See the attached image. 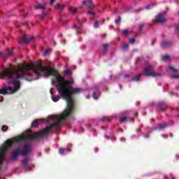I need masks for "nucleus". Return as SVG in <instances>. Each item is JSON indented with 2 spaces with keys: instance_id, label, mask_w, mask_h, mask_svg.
I'll list each match as a JSON object with an SVG mask.
<instances>
[{
  "instance_id": "nucleus-1",
  "label": "nucleus",
  "mask_w": 179,
  "mask_h": 179,
  "mask_svg": "<svg viewBox=\"0 0 179 179\" xmlns=\"http://www.w3.org/2000/svg\"><path fill=\"white\" fill-rule=\"evenodd\" d=\"M44 75L45 78L54 76L56 78V89L63 100L67 102V106L60 117L49 116V118H54L56 122L52 124L49 128L41 132H48L50 128H53L56 125H59L61 121L68 120L73 114V98L72 96L82 93L81 88L71 87L73 85V79L65 80L64 77L58 73V71L54 69H48L41 64H22L19 67L6 69V76L8 78V83H11L13 87L6 86V94H13L20 90V80H34V76H41Z\"/></svg>"
},
{
  "instance_id": "nucleus-2",
  "label": "nucleus",
  "mask_w": 179,
  "mask_h": 179,
  "mask_svg": "<svg viewBox=\"0 0 179 179\" xmlns=\"http://www.w3.org/2000/svg\"><path fill=\"white\" fill-rule=\"evenodd\" d=\"M50 117H61V115L58 116V115H49L48 117V119H42V120H34L32 124H31V127L32 128H37V127H38L39 124L41 122H48V120H53V121L55 122L52 123L50 126H48V127L38 131L36 132L34 134H33L31 135V138H33L34 139H38V138H43V136H45V135H48V134H54V130H52L53 128H59V127H61V124L62 122V120L60 121V123L53 127H50L53 124H55L57 122V120L54 119V118H50ZM47 128H50L49 130L48 131L45 132H42V131H45V129H47Z\"/></svg>"
},
{
  "instance_id": "nucleus-3",
  "label": "nucleus",
  "mask_w": 179,
  "mask_h": 179,
  "mask_svg": "<svg viewBox=\"0 0 179 179\" xmlns=\"http://www.w3.org/2000/svg\"><path fill=\"white\" fill-rule=\"evenodd\" d=\"M27 139H29V136L26 134H22L7 140L0 148V166L5 161V156H6V153L9 152V149H10L15 143L22 142V141H26Z\"/></svg>"
},
{
  "instance_id": "nucleus-4",
  "label": "nucleus",
  "mask_w": 179,
  "mask_h": 179,
  "mask_svg": "<svg viewBox=\"0 0 179 179\" xmlns=\"http://www.w3.org/2000/svg\"><path fill=\"white\" fill-rule=\"evenodd\" d=\"M32 150L33 148H31V144L30 143H25L22 150L17 148L13 152L11 159L14 161L17 160L18 156H27L31 153Z\"/></svg>"
},
{
  "instance_id": "nucleus-5",
  "label": "nucleus",
  "mask_w": 179,
  "mask_h": 179,
  "mask_svg": "<svg viewBox=\"0 0 179 179\" xmlns=\"http://www.w3.org/2000/svg\"><path fill=\"white\" fill-rule=\"evenodd\" d=\"M143 74L145 76H151L152 78H160L162 73L155 71L154 65H148L143 69Z\"/></svg>"
},
{
  "instance_id": "nucleus-6",
  "label": "nucleus",
  "mask_w": 179,
  "mask_h": 179,
  "mask_svg": "<svg viewBox=\"0 0 179 179\" xmlns=\"http://www.w3.org/2000/svg\"><path fill=\"white\" fill-rule=\"evenodd\" d=\"M155 20L157 23H165V22H166V20L162 13H159L158 15H157L155 16Z\"/></svg>"
},
{
  "instance_id": "nucleus-7",
  "label": "nucleus",
  "mask_w": 179,
  "mask_h": 179,
  "mask_svg": "<svg viewBox=\"0 0 179 179\" xmlns=\"http://www.w3.org/2000/svg\"><path fill=\"white\" fill-rule=\"evenodd\" d=\"M33 40V38L31 36H27V35H24L22 38V40L19 41L20 44H27Z\"/></svg>"
},
{
  "instance_id": "nucleus-8",
  "label": "nucleus",
  "mask_w": 179,
  "mask_h": 179,
  "mask_svg": "<svg viewBox=\"0 0 179 179\" xmlns=\"http://www.w3.org/2000/svg\"><path fill=\"white\" fill-rule=\"evenodd\" d=\"M157 108L161 111H166V109L167 108V103L164 102H159L157 104Z\"/></svg>"
},
{
  "instance_id": "nucleus-9",
  "label": "nucleus",
  "mask_w": 179,
  "mask_h": 179,
  "mask_svg": "<svg viewBox=\"0 0 179 179\" xmlns=\"http://www.w3.org/2000/svg\"><path fill=\"white\" fill-rule=\"evenodd\" d=\"M83 5H86V6L88 8V9H93L94 8V5H93V2L92 0L84 1L83 2Z\"/></svg>"
},
{
  "instance_id": "nucleus-10",
  "label": "nucleus",
  "mask_w": 179,
  "mask_h": 179,
  "mask_svg": "<svg viewBox=\"0 0 179 179\" xmlns=\"http://www.w3.org/2000/svg\"><path fill=\"white\" fill-rule=\"evenodd\" d=\"M173 44L172 42L168 41H164L161 43V47L162 48H167V47H170Z\"/></svg>"
},
{
  "instance_id": "nucleus-11",
  "label": "nucleus",
  "mask_w": 179,
  "mask_h": 179,
  "mask_svg": "<svg viewBox=\"0 0 179 179\" xmlns=\"http://www.w3.org/2000/svg\"><path fill=\"white\" fill-rule=\"evenodd\" d=\"M108 48H110V44L104 43L103 45V55H106L107 54V52H108Z\"/></svg>"
},
{
  "instance_id": "nucleus-12",
  "label": "nucleus",
  "mask_w": 179,
  "mask_h": 179,
  "mask_svg": "<svg viewBox=\"0 0 179 179\" xmlns=\"http://www.w3.org/2000/svg\"><path fill=\"white\" fill-rule=\"evenodd\" d=\"M46 5L47 3H45L43 6L40 3H37L36 6H35V9H41L42 10H45Z\"/></svg>"
},
{
  "instance_id": "nucleus-13",
  "label": "nucleus",
  "mask_w": 179,
  "mask_h": 179,
  "mask_svg": "<svg viewBox=\"0 0 179 179\" xmlns=\"http://www.w3.org/2000/svg\"><path fill=\"white\" fill-rule=\"evenodd\" d=\"M24 169H29V158H25L22 160Z\"/></svg>"
},
{
  "instance_id": "nucleus-14",
  "label": "nucleus",
  "mask_w": 179,
  "mask_h": 179,
  "mask_svg": "<svg viewBox=\"0 0 179 179\" xmlns=\"http://www.w3.org/2000/svg\"><path fill=\"white\" fill-rule=\"evenodd\" d=\"M69 10L72 15H76V13H78V8L71 7Z\"/></svg>"
},
{
  "instance_id": "nucleus-15",
  "label": "nucleus",
  "mask_w": 179,
  "mask_h": 179,
  "mask_svg": "<svg viewBox=\"0 0 179 179\" xmlns=\"http://www.w3.org/2000/svg\"><path fill=\"white\" fill-rule=\"evenodd\" d=\"M52 100L57 103L59 100V96L54 95V94L51 93Z\"/></svg>"
},
{
  "instance_id": "nucleus-16",
  "label": "nucleus",
  "mask_w": 179,
  "mask_h": 179,
  "mask_svg": "<svg viewBox=\"0 0 179 179\" xmlns=\"http://www.w3.org/2000/svg\"><path fill=\"white\" fill-rule=\"evenodd\" d=\"M101 121H103V122H105V121H107L108 122H110L111 121V120L108 116H103L102 117Z\"/></svg>"
},
{
  "instance_id": "nucleus-17",
  "label": "nucleus",
  "mask_w": 179,
  "mask_h": 179,
  "mask_svg": "<svg viewBox=\"0 0 179 179\" xmlns=\"http://www.w3.org/2000/svg\"><path fill=\"white\" fill-rule=\"evenodd\" d=\"M167 127V123H164V124H159L158 129H164V128Z\"/></svg>"
},
{
  "instance_id": "nucleus-18",
  "label": "nucleus",
  "mask_w": 179,
  "mask_h": 179,
  "mask_svg": "<svg viewBox=\"0 0 179 179\" xmlns=\"http://www.w3.org/2000/svg\"><path fill=\"white\" fill-rule=\"evenodd\" d=\"M141 76H142V74H138L137 76H135L132 78V80H139Z\"/></svg>"
},
{
  "instance_id": "nucleus-19",
  "label": "nucleus",
  "mask_w": 179,
  "mask_h": 179,
  "mask_svg": "<svg viewBox=\"0 0 179 179\" xmlns=\"http://www.w3.org/2000/svg\"><path fill=\"white\" fill-rule=\"evenodd\" d=\"M64 75H72V71H71V69H68L64 71Z\"/></svg>"
},
{
  "instance_id": "nucleus-20",
  "label": "nucleus",
  "mask_w": 179,
  "mask_h": 179,
  "mask_svg": "<svg viewBox=\"0 0 179 179\" xmlns=\"http://www.w3.org/2000/svg\"><path fill=\"white\" fill-rule=\"evenodd\" d=\"M116 24H120L121 23V16H119L116 20H115Z\"/></svg>"
},
{
  "instance_id": "nucleus-21",
  "label": "nucleus",
  "mask_w": 179,
  "mask_h": 179,
  "mask_svg": "<svg viewBox=\"0 0 179 179\" xmlns=\"http://www.w3.org/2000/svg\"><path fill=\"white\" fill-rule=\"evenodd\" d=\"M127 120H128V117H127L125 116L120 117V122H125L127 121Z\"/></svg>"
},
{
  "instance_id": "nucleus-22",
  "label": "nucleus",
  "mask_w": 179,
  "mask_h": 179,
  "mask_svg": "<svg viewBox=\"0 0 179 179\" xmlns=\"http://www.w3.org/2000/svg\"><path fill=\"white\" fill-rule=\"evenodd\" d=\"M170 59V56L166 55L162 57V61H169Z\"/></svg>"
},
{
  "instance_id": "nucleus-23",
  "label": "nucleus",
  "mask_w": 179,
  "mask_h": 179,
  "mask_svg": "<svg viewBox=\"0 0 179 179\" xmlns=\"http://www.w3.org/2000/svg\"><path fill=\"white\" fill-rule=\"evenodd\" d=\"M57 8L58 9H64V8H65V5H62V4L58 3V4L57 5Z\"/></svg>"
},
{
  "instance_id": "nucleus-24",
  "label": "nucleus",
  "mask_w": 179,
  "mask_h": 179,
  "mask_svg": "<svg viewBox=\"0 0 179 179\" xmlns=\"http://www.w3.org/2000/svg\"><path fill=\"white\" fill-rule=\"evenodd\" d=\"M9 55H13V53L11 51L8 50V54L7 55H3V57L6 58V57H9Z\"/></svg>"
},
{
  "instance_id": "nucleus-25",
  "label": "nucleus",
  "mask_w": 179,
  "mask_h": 179,
  "mask_svg": "<svg viewBox=\"0 0 179 179\" xmlns=\"http://www.w3.org/2000/svg\"><path fill=\"white\" fill-rule=\"evenodd\" d=\"M64 152H65V148H59V153L60 155H64Z\"/></svg>"
},
{
  "instance_id": "nucleus-26",
  "label": "nucleus",
  "mask_w": 179,
  "mask_h": 179,
  "mask_svg": "<svg viewBox=\"0 0 179 179\" xmlns=\"http://www.w3.org/2000/svg\"><path fill=\"white\" fill-rule=\"evenodd\" d=\"M94 27H95V28L99 27V21L97 20H95V21H94Z\"/></svg>"
},
{
  "instance_id": "nucleus-27",
  "label": "nucleus",
  "mask_w": 179,
  "mask_h": 179,
  "mask_svg": "<svg viewBox=\"0 0 179 179\" xmlns=\"http://www.w3.org/2000/svg\"><path fill=\"white\" fill-rule=\"evenodd\" d=\"M171 79H178L179 78V74L178 75H172L171 76Z\"/></svg>"
},
{
  "instance_id": "nucleus-28",
  "label": "nucleus",
  "mask_w": 179,
  "mask_h": 179,
  "mask_svg": "<svg viewBox=\"0 0 179 179\" xmlns=\"http://www.w3.org/2000/svg\"><path fill=\"white\" fill-rule=\"evenodd\" d=\"M124 36H128V33H129V31H128V29H124L122 31Z\"/></svg>"
},
{
  "instance_id": "nucleus-29",
  "label": "nucleus",
  "mask_w": 179,
  "mask_h": 179,
  "mask_svg": "<svg viewBox=\"0 0 179 179\" xmlns=\"http://www.w3.org/2000/svg\"><path fill=\"white\" fill-rule=\"evenodd\" d=\"M128 47H129V45H128V43H125L124 45H123L122 46V50H127L128 48Z\"/></svg>"
},
{
  "instance_id": "nucleus-30",
  "label": "nucleus",
  "mask_w": 179,
  "mask_h": 179,
  "mask_svg": "<svg viewBox=\"0 0 179 179\" xmlns=\"http://www.w3.org/2000/svg\"><path fill=\"white\" fill-rule=\"evenodd\" d=\"M1 130L3 132H6V131H8V127L6 126H3Z\"/></svg>"
},
{
  "instance_id": "nucleus-31",
  "label": "nucleus",
  "mask_w": 179,
  "mask_h": 179,
  "mask_svg": "<svg viewBox=\"0 0 179 179\" xmlns=\"http://www.w3.org/2000/svg\"><path fill=\"white\" fill-rule=\"evenodd\" d=\"M144 27H145V24H141L139 25V31H141V30H143Z\"/></svg>"
},
{
  "instance_id": "nucleus-32",
  "label": "nucleus",
  "mask_w": 179,
  "mask_h": 179,
  "mask_svg": "<svg viewBox=\"0 0 179 179\" xmlns=\"http://www.w3.org/2000/svg\"><path fill=\"white\" fill-rule=\"evenodd\" d=\"M80 27H82L81 25H75L74 28L76 30H80Z\"/></svg>"
},
{
  "instance_id": "nucleus-33",
  "label": "nucleus",
  "mask_w": 179,
  "mask_h": 179,
  "mask_svg": "<svg viewBox=\"0 0 179 179\" xmlns=\"http://www.w3.org/2000/svg\"><path fill=\"white\" fill-rule=\"evenodd\" d=\"M175 31L179 33V23L176 24Z\"/></svg>"
},
{
  "instance_id": "nucleus-34",
  "label": "nucleus",
  "mask_w": 179,
  "mask_h": 179,
  "mask_svg": "<svg viewBox=\"0 0 179 179\" xmlns=\"http://www.w3.org/2000/svg\"><path fill=\"white\" fill-rule=\"evenodd\" d=\"M169 69L170 71H173V72H177V70L176 69H174V67H173V66H169Z\"/></svg>"
},
{
  "instance_id": "nucleus-35",
  "label": "nucleus",
  "mask_w": 179,
  "mask_h": 179,
  "mask_svg": "<svg viewBox=\"0 0 179 179\" xmlns=\"http://www.w3.org/2000/svg\"><path fill=\"white\" fill-rule=\"evenodd\" d=\"M135 38H131L129 39L130 44H135Z\"/></svg>"
},
{
  "instance_id": "nucleus-36",
  "label": "nucleus",
  "mask_w": 179,
  "mask_h": 179,
  "mask_svg": "<svg viewBox=\"0 0 179 179\" xmlns=\"http://www.w3.org/2000/svg\"><path fill=\"white\" fill-rule=\"evenodd\" d=\"M88 15H92V16H94L96 15V13L93 11H87Z\"/></svg>"
},
{
  "instance_id": "nucleus-37",
  "label": "nucleus",
  "mask_w": 179,
  "mask_h": 179,
  "mask_svg": "<svg viewBox=\"0 0 179 179\" xmlns=\"http://www.w3.org/2000/svg\"><path fill=\"white\" fill-rule=\"evenodd\" d=\"M57 0H50V5H51V6H52V5H54V3H55V1H56Z\"/></svg>"
},
{
  "instance_id": "nucleus-38",
  "label": "nucleus",
  "mask_w": 179,
  "mask_h": 179,
  "mask_svg": "<svg viewBox=\"0 0 179 179\" xmlns=\"http://www.w3.org/2000/svg\"><path fill=\"white\" fill-rule=\"evenodd\" d=\"M92 96L95 100H97V96L96 95V92H93Z\"/></svg>"
},
{
  "instance_id": "nucleus-39",
  "label": "nucleus",
  "mask_w": 179,
  "mask_h": 179,
  "mask_svg": "<svg viewBox=\"0 0 179 179\" xmlns=\"http://www.w3.org/2000/svg\"><path fill=\"white\" fill-rule=\"evenodd\" d=\"M48 52H50V50L47 49L44 52V56L45 57V55H48Z\"/></svg>"
},
{
  "instance_id": "nucleus-40",
  "label": "nucleus",
  "mask_w": 179,
  "mask_h": 179,
  "mask_svg": "<svg viewBox=\"0 0 179 179\" xmlns=\"http://www.w3.org/2000/svg\"><path fill=\"white\" fill-rule=\"evenodd\" d=\"M65 152H67V153H69V152H71V148H64Z\"/></svg>"
},
{
  "instance_id": "nucleus-41",
  "label": "nucleus",
  "mask_w": 179,
  "mask_h": 179,
  "mask_svg": "<svg viewBox=\"0 0 179 179\" xmlns=\"http://www.w3.org/2000/svg\"><path fill=\"white\" fill-rule=\"evenodd\" d=\"M141 10H143V8H140L139 9L136 10V13H139V12H141Z\"/></svg>"
},
{
  "instance_id": "nucleus-42",
  "label": "nucleus",
  "mask_w": 179,
  "mask_h": 179,
  "mask_svg": "<svg viewBox=\"0 0 179 179\" xmlns=\"http://www.w3.org/2000/svg\"><path fill=\"white\" fill-rule=\"evenodd\" d=\"M162 137H164L165 139H167V138H169V135L167 134H163Z\"/></svg>"
},
{
  "instance_id": "nucleus-43",
  "label": "nucleus",
  "mask_w": 179,
  "mask_h": 179,
  "mask_svg": "<svg viewBox=\"0 0 179 179\" xmlns=\"http://www.w3.org/2000/svg\"><path fill=\"white\" fill-rule=\"evenodd\" d=\"M117 9H114V10H113V15H117Z\"/></svg>"
},
{
  "instance_id": "nucleus-44",
  "label": "nucleus",
  "mask_w": 179,
  "mask_h": 179,
  "mask_svg": "<svg viewBox=\"0 0 179 179\" xmlns=\"http://www.w3.org/2000/svg\"><path fill=\"white\" fill-rule=\"evenodd\" d=\"M130 121H131L132 122H135V119L134 118H131V119H130Z\"/></svg>"
},
{
  "instance_id": "nucleus-45",
  "label": "nucleus",
  "mask_w": 179,
  "mask_h": 179,
  "mask_svg": "<svg viewBox=\"0 0 179 179\" xmlns=\"http://www.w3.org/2000/svg\"><path fill=\"white\" fill-rule=\"evenodd\" d=\"M145 9H148V10L150 9V6H145Z\"/></svg>"
},
{
  "instance_id": "nucleus-46",
  "label": "nucleus",
  "mask_w": 179,
  "mask_h": 179,
  "mask_svg": "<svg viewBox=\"0 0 179 179\" xmlns=\"http://www.w3.org/2000/svg\"><path fill=\"white\" fill-rule=\"evenodd\" d=\"M0 57H3V53L2 52H0Z\"/></svg>"
},
{
  "instance_id": "nucleus-47",
  "label": "nucleus",
  "mask_w": 179,
  "mask_h": 179,
  "mask_svg": "<svg viewBox=\"0 0 179 179\" xmlns=\"http://www.w3.org/2000/svg\"><path fill=\"white\" fill-rule=\"evenodd\" d=\"M124 78H129V75L128 74L124 75Z\"/></svg>"
},
{
  "instance_id": "nucleus-48",
  "label": "nucleus",
  "mask_w": 179,
  "mask_h": 179,
  "mask_svg": "<svg viewBox=\"0 0 179 179\" xmlns=\"http://www.w3.org/2000/svg\"><path fill=\"white\" fill-rule=\"evenodd\" d=\"M45 15H47V13H42V16H45Z\"/></svg>"
},
{
  "instance_id": "nucleus-49",
  "label": "nucleus",
  "mask_w": 179,
  "mask_h": 179,
  "mask_svg": "<svg viewBox=\"0 0 179 179\" xmlns=\"http://www.w3.org/2000/svg\"><path fill=\"white\" fill-rule=\"evenodd\" d=\"M145 138H149V134L145 135Z\"/></svg>"
},
{
  "instance_id": "nucleus-50",
  "label": "nucleus",
  "mask_w": 179,
  "mask_h": 179,
  "mask_svg": "<svg viewBox=\"0 0 179 179\" xmlns=\"http://www.w3.org/2000/svg\"><path fill=\"white\" fill-rule=\"evenodd\" d=\"M171 179H175V178H174V176H171Z\"/></svg>"
},
{
  "instance_id": "nucleus-51",
  "label": "nucleus",
  "mask_w": 179,
  "mask_h": 179,
  "mask_svg": "<svg viewBox=\"0 0 179 179\" xmlns=\"http://www.w3.org/2000/svg\"><path fill=\"white\" fill-rule=\"evenodd\" d=\"M164 179H167V176H164Z\"/></svg>"
},
{
  "instance_id": "nucleus-52",
  "label": "nucleus",
  "mask_w": 179,
  "mask_h": 179,
  "mask_svg": "<svg viewBox=\"0 0 179 179\" xmlns=\"http://www.w3.org/2000/svg\"><path fill=\"white\" fill-rule=\"evenodd\" d=\"M24 17H27V15H24Z\"/></svg>"
},
{
  "instance_id": "nucleus-53",
  "label": "nucleus",
  "mask_w": 179,
  "mask_h": 179,
  "mask_svg": "<svg viewBox=\"0 0 179 179\" xmlns=\"http://www.w3.org/2000/svg\"><path fill=\"white\" fill-rule=\"evenodd\" d=\"M103 37H106V34H103Z\"/></svg>"
},
{
  "instance_id": "nucleus-54",
  "label": "nucleus",
  "mask_w": 179,
  "mask_h": 179,
  "mask_svg": "<svg viewBox=\"0 0 179 179\" xmlns=\"http://www.w3.org/2000/svg\"><path fill=\"white\" fill-rule=\"evenodd\" d=\"M82 131H83V129H82Z\"/></svg>"
},
{
  "instance_id": "nucleus-55",
  "label": "nucleus",
  "mask_w": 179,
  "mask_h": 179,
  "mask_svg": "<svg viewBox=\"0 0 179 179\" xmlns=\"http://www.w3.org/2000/svg\"><path fill=\"white\" fill-rule=\"evenodd\" d=\"M114 141H115V138H114Z\"/></svg>"
},
{
  "instance_id": "nucleus-56",
  "label": "nucleus",
  "mask_w": 179,
  "mask_h": 179,
  "mask_svg": "<svg viewBox=\"0 0 179 179\" xmlns=\"http://www.w3.org/2000/svg\"><path fill=\"white\" fill-rule=\"evenodd\" d=\"M152 121H154V122H155V120H152Z\"/></svg>"
},
{
  "instance_id": "nucleus-57",
  "label": "nucleus",
  "mask_w": 179,
  "mask_h": 179,
  "mask_svg": "<svg viewBox=\"0 0 179 179\" xmlns=\"http://www.w3.org/2000/svg\"><path fill=\"white\" fill-rule=\"evenodd\" d=\"M152 121H154V122H155V120H152Z\"/></svg>"
}]
</instances>
